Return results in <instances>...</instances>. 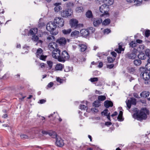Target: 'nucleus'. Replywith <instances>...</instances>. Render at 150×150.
<instances>
[{"instance_id":"f8f14e48","label":"nucleus","mask_w":150,"mask_h":150,"mask_svg":"<svg viewBox=\"0 0 150 150\" xmlns=\"http://www.w3.org/2000/svg\"><path fill=\"white\" fill-rule=\"evenodd\" d=\"M56 138V145L59 147H62L64 145V143L63 140L61 138L57 136V137H55Z\"/></svg>"},{"instance_id":"f03ea898","label":"nucleus","mask_w":150,"mask_h":150,"mask_svg":"<svg viewBox=\"0 0 150 150\" xmlns=\"http://www.w3.org/2000/svg\"><path fill=\"white\" fill-rule=\"evenodd\" d=\"M140 71L141 72V77L144 80V81L145 84H148L150 83V74L149 72L146 70L144 67L140 68Z\"/></svg>"},{"instance_id":"79ce46f5","label":"nucleus","mask_w":150,"mask_h":150,"mask_svg":"<svg viewBox=\"0 0 150 150\" xmlns=\"http://www.w3.org/2000/svg\"><path fill=\"white\" fill-rule=\"evenodd\" d=\"M129 45L130 47H134L137 46V43L134 41H132L130 43Z\"/></svg>"},{"instance_id":"b1692460","label":"nucleus","mask_w":150,"mask_h":150,"mask_svg":"<svg viewBox=\"0 0 150 150\" xmlns=\"http://www.w3.org/2000/svg\"><path fill=\"white\" fill-rule=\"evenodd\" d=\"M146 54H145L144 53L142 52L140 53L138 55L139 58L141 59H145L146 58Z\"/></svg>"},{"instance_id":"a878e982","label":"nucleus","mask_w":150,"mask_h":150,"mask_svg":"<svg viewBox=\"0 0 150 150\" xmlns=\"http://www.w3.org/2000/svg\"><path fill=\"white\" fill-rule=\"evenodd\" d=\"M122 45L121 43L119 44L118 48L115 50V51L119 53H120L122 51L124 50V49L122 48Z\"/></svg>"},{"instance_id":"cd10ccee","label":"nucleus","mask_w":150,"mask_h":150,"mask_svg":"<svg viewBox=\"0 0 150 150\" xmlns=\"http://www.w3.org/2000/svg\"><path fill=\"white\" fill-rule=\"evenodd\" d=\"M38 29L36 28H33L31 29L30 31V33L31 35H35L38 32Z\"/></svg>"},{"instance_id":"a19ab883","label":"nucleus","mask_w":150,"mask_h":150,"mask_svg":"<svg viewBox=\"0 0 150 150\" xmlns=\"http://www.w3.org/2000/svg\"><path fill=\"white\" fill-rule=\"evenodd\" d=\"M144 49V46L142 45H140L139 47L137 49V52H142Z\"/></svg>"},{"instance_id":"e2e57ef3","label":"nucleus","mask_w":150,"mask_h":150,"mask_svg":"<svg viewBox=\"0 0 150 150\" xmlns=\"http://www.w3.org/2000/svg\"><path fill=\"white\" fill-rule=\"evenodd\" d=\"M117 119L120 121H122V116L119 115L117 117Z\"/></svg>"},{"instance_id":"69168bd1","label":"nucleus","mask_w":150,"mask_h":150,"mask_svg":"<svg viewBox=\"0 0 150 150\" xmlns=\"http://www.w3.org/2000/svg\"><path fill=\"white\" fill-rule=\"evenodd\" d=\"M112 123L110 122H106L105 123V125L107 126L111 125Z\"/></svg>"},{"instance_id":"49530a36","label":"nucleus","mask_w":150,"mask_h":150,"mask_svg":"<svg viewBox=\"0 0 150 150\" xmlns=\"http://www.w3.org/2000/svg\"><path fill=\"white\" fill-rule=\"evenodd\" d=\"M90 81L92 82L97 81H98V79L97 77L91 78L90 79Z\"/></svg>"},{"instance_id":"6e6552de","label":"nucleus","mask_w":150,"mask_h":150,"mask_svg":"<svg viewBox=\"0 0 150 150\" xmlns=\"http://www.w3.org/2000/svg\"><path fill=\"white\" fill-rule=\"evenodd\" d=\"M42 50L40 48H39L37 51L36 53V56L37 57L41 60H45L46 57V56H45L42 55Z\"/></svg>"},{"instance_id":"3c124183","label":"nucleus","mask_w":150,"mask_h":150,"mask_svg":"<svg viewBox=\"0 0 150 150\" xmlns=\"http://www.w3.org/2000/svg\"><path fill=\"white\" fill-rule=\"evenodd\" d=\"M110 32V30L109 29H106L104 30V32L105 34H108Z\"/></svg>"},{"instance_id":"f3484780","label":"nucleus","mask_w":150,"mask_h":150,"mask_svg":"<svg viewBox=\"0 0 150 150\" xmlns=\"http://www.w3.org/2000/svg\"><path fill=\"white\" fill-rule=\"evenodd\" d=\"M102 22V20L100 18H95L93 24L94 26H98Z\"/></svg>"},{"instance_id":"c756f323","label":"nucleus","mask_w":150,"mask_h":150,"mask_svg":"<svg viewBox=\"0 0 150 150\" xmlns=\"http://www.w3.org/2000/svg\"><path fill=\"white\" fill-rule=\"evenodd\" d=\"M54 114L55 115V117H54V118H57V119H58V120L59 122H61L62 121V119L61 118H58V117H59V116L58 115V114L57 113H55V112H54L53 114H51L49 116V117H54Z\"/></svg>"},{"instance_id":"ddd939ff","label":"nucleus","mask_w":150,"mask_h":150,"mask_svg":"<svg viewBox=\"0 0 150 150\" xmlns=\"http://www.w3.org/2000/svg\"><path fill=\"white\" fill-rule=\"evenodd\" d=\"M42 134L44 135H47L51 136L52 138H55L57 137L56 133L54 131H52L47 132L45 131H42Z\"/></svg>"},{"instance_id":"774afa93","label":"nucleus","mask_w":150,"mask_h":150,"mask_svg":"<svg viewBox=\"0 0 150 150\" xmlns=\"http://www.w3.org/2000/svg\"><path fill=\"white\" fill-rule=\"evenodd\" d=\"M142 42V40L138 39L136 40V42L139 43H141Z\"/></svg>"},{"instance_id":"37998d69","label":"nucleus","mask_w":150,"mask_h":150,"mask_svg":"<svg viewBox=\"0 0 150 150\" xmlns=\"http://www.w3.org/2000/svg\"><path fill=\"white\" fill-rule=\"evenodd\" d=\"M47 63L48 66L49 67V69H50L52 67L53 65V63L52 61H47Z\"/></svg>"},{"instance_id":"603ef678","label":"nucleus","mask_w":150,"mask_h":150,"mask_svg":"<svg viewBox=\"0 0 150 150\" xmlns=\"http://www.w3.org/2000/svg\"><path fill=\"white\" fill-rule=\"evenodd\" d=\"M20 137L21 139H25L28 138V136L25 134H21L20 135Z\"/></svg>"},{"instance_id":"4c0bfd02","label":"nucleus","mask_w":150,"mask_h":150,"mask_svg":"<svg viewBox=\"0 0 150 150\" xmlns=\"http://www.w3.org/2000/svg\"><path fill=\"white\" fill-rule=\"evenodd\" d=\"M142 2V0H135L134 4L136 6H139L141 4Z\"/></svg>"},{"instance_id":"680f3d73","label":"nucleus","mask_w":150,"mask_h":150,"mask_svg":"<svg viewBox=\"0 0 150 150\" xmlns=\"http://www.w3.org/2000/svg\"><path fill=\"white\" fill-rule=\"evenodd\" d=\"M46 102V100L44 99H42L40 100V103L42 104Z\"/></svg>"},{"instance_id":"0e129e2a","label":"nucleus","mask_w":150,"mask_h":150,"mask_svg":"<svg viewBox=\"0 0 150 150\" xmlns=\"http://www.w3.org/2000/svg\"><path fill=\"white\" fill-rule=\"evenodd\" d=\"M117 112H115L114 113L112 114L111 116L113 117L117 115Z\"/></svg>"},{"instance_id":"2eb2a0df","label":"nucleus","mask_w":150,"mask_h":150,"mask_svg":"<svg viewBox=\"0 0 150 150\" xmlns=\"http://www.w3.org/2000/svg\"><path fill=\"white\" fill-rule=\"evenodd\" d=\"M57 45L55 42H50L49 44L48 45L49 49L52 52L57 49Z\"/></svg>"},{"instance_id":"09e8293b","label":"nucleus","mask_w":150,"mask_h":150,"mask_svg":"<svg viewBox=\"0 0 150 150\" xmlns=\"http://www.w3.org/2000/svg\"><path fill=\"white\" fill-rule=\"evenodd\" d=\"M56 80L58 82H59L60 83H62L64 81V80L63 79H61L59 77L57 78Z\"/></svg>"},{"instance_id":"c9c22d12","label":"nucleus","mask_w":150,"mask_h":150,"mask_svg":"<svg viewBox=\"0 0 150 150\" xmlns=\"http://www.w3.org/2000/svg\"><path fill=\"white\" fill-rule=\"evenodd\" d=\"M75 10L78 13H81L83 11V9L82 6H80L76 7Z\"/></svg>"},{"instance_id":"4468645a","label":"nucleus","mask_w":150,"mask_h":150,"mask_svg":"<svg viewBox=\"0 0 150 150\" xmlns=\"http://www.w3.org/2000/svg\"><path fill=\"white\" fill-rule=\"evenodd\" d=\"M60 50L58 49L52 52V56L53 58L56 59H59L60 57Z\"/></svg>"},{"instance_id":"5fc2aeb1","label":"nucleus","mask_w":150,"mask_h":150,"mask_svg":"<svg viewBox=\"0 0 150 150\" xmlns=\"http://www.w3.org/2000/svg\"><path fill=\"white\" fill-rule=\"evenodd\" d=\"M80 107V108L81 110H85L86 108V106L84 105H81Z\"/></svg>"},{"instance_id":"c85d7f7f","label":"nucleus","mask_w":150,"mask_h":150,"mask_svg":"<svg viewBox=\"0 0 150 150\" xmlns=\"http://www.w3.org/2000/svg\"><path fill=\"white\" fill-rule=\"evenodd\" d=\"M103 1L104 4L107 5L108 6L109 5L113 4V0H104Z\"/></svg>"},{"instance_id":"72a5a7b5","label":"nucleus","mask_w":150,"mask_h":150,"mask_svg":"<svg viewBox=\"0 0 150 150\" xmlns=\"http://www.w3.org/2000/svg\"><path fill=\"white\" fill-rule=\"evenodd\" d=\"M66 7L67 8H71L73 7L74 4L71 2H67L65 4Z\"/></svg>"},{"instance_id":"4be33fe9","label":"nucleus","mask_w":150,"mask_h":150,"mask_svg":"<svg viewBox=\"0 0 150 150\" xmlns=\"http://www.w3.org/2000/svg\"><path fill=\"white\" fill-rule=\"evenodd\" d=\"M149 92L147 91H144L140 93V96L141 97L146 98L149 96Z\"/></svg>"},{"instance_id":"7ed1b4c3","label":"nucleus","mask_w":150,"mask_h":150,"mask_svg":"<svg viewBox=\"0 0 150 150\" xmlns=\"http://www.w3.org/2000/svg\"><path fill=\"white\" fill-rule=\"evenodd\" d=\"M56 27V25H55L54 23L50 22L47 24L46 29L47 30L51 32V33L52 35H55L58 33V30L54 31L55 30Z\"/></svg>"},{"instance_id":"2f4dec72","label":"nucleus","mask_w":150,"mask_h":150,"mask_svg":"<svg viewBox=\"0 0 150 150\" xmlns=\"http://www.w3.org/2000/svg\"><path fill=\"white\" fill-rule=\"evenodd\" d=\"M55 37L54 36L51 35L49 36L47 38V40L48 41V42L55 41Z\"/></svg>"},{"instance_id":"412c9836","label":"nucleus","mask_w":150,"mask_h":150,"mask_svg":"<svg viewBox=\"0 0 150 150\" xmlns=\"http://www.w3.org/2000/svg\"><path fill=\"white\" fill-rule=\"evenodd\" d=\"M104 105L106 108H108L110 107H112L113 103L111 101H106L104 102Z\"/></svg>"},{"instance_id":"c03bdc74","label":"nucleus","mask_w":150,"mask_h":150,"mask_svg":"<svg viewBox=\"0 0 150 150\" xmlns=\"http://www.w3.org/2000/svg\"><path fill=\"white\" fill-rule=\"evenodd\" d=\"M146 54V57L150 58V50L149 49H147L145 52Z\"/></svg>"},{"instance_id":"7c9ffc66","label":"nucleus","mask_w":150,"mask_h":150,"mask_svg":"<svg viewBox=\"0 0 150 150\" xmlns=\"http://www.w3.org/2000/svg\"><path fill=\"white\" fill-rule=\"evenodd\" d=\"M63 68V66L62 64H57L55 67L56 70H61Z\"/></svg>"},{"instance_id":"e433bc0d","label":"nucleus","mask_w":150,"mask_h":150,"mask_svg":"<svg viewBox=\"0 0 150 150\" xmlns=\"http://www.w3.org/2000/svg\"><path fill=\"white\" fill-rule=\"evenodd\" d=\"M106 97L105 96H100L98 97V100L100 101H103L105 100Z\"/></svg>"},{"instance_id":"20e7f679","label":"nucleus","mask_w":150,"mask_h":150,"mask_svg":"<svg viewBox=\"0 0 150 150\" xmlns=\"http://www.w3.org/2000/svg\"><path fill=\"white\" fill-rule=\"evenodd\" d=\"M108 6L106 4L101 5L100 7V10L101 12L103 14L100 15L101 17L105 16V17L109 16V14L108 11L109 10Z\"/></svg>"},{"instance_id":"39448f33","label":"nucleus","mask_w":150,"mask_h":150,"mask_svg":"<svg viewBox=\"0 0 150 150\" xmlns=\"http://www.w3.org/2000/svg\"><path fill=\"white\" fill-rule=\"evenodd\" d=\"M73 13V11L71 8H68L65 10H63L61 13L62 16L64 18H67L71 16Z\"/></svg>"},{"instance_id":"864d4df0","label":"nucleus","mask_w":150,"mask_h":150,"mask_svg":"<svg viewBox=\"0 0 150 150\" xmlns=\"http://www.w3.org/2000/svg\"><path fill=\"white\" fill-rule=\"evenodd\" d=\"M108 110H104L103 112H102L101 114L102 115H107L108 114Z\"/></svg>"},{"instance_id":"8fccbe9b","label":"nucleus","mask_w":150,"mask_h":150,"mask_svg":"<svg viewBox=\"0 0 150 150\" xmlns=\"http://www.w3.org/2000/svg\"><path fill=\"white\" fill-rule=\"evenodd\" d=\"M107 59L108 62L109 63H111L112 62L115 60L114 58H112V57H107Z\"/></svg>"},{"instance_id":"f257e3e1","label":"nucleus","mask_w":150,"mask_h":150,"mask_svg":"<svg viewBox=\"0 0 150 150\" xmlns=\"http://www.w3.org/2000/svg\"><path fill=\"white\" fill-rule=\"evenodd\" d=\"M149 111L145 108L142 109L139 112L134 114L133 115V117L141 121L143 119H145L147 117V115L149 113Z\"/></svg>"},{"instance_id":"13d9d810","label":"nucleus","mask_w":150,"mask_h":150,"mask_svg":"<svg viewBox=\"0 0 150 150\" xmlns=\"http://www.w3.org/2000/svg\"><path fill=\"white\" fill-rule=\"evenodd\" d=\"M111 54L114 57H116L117 54L114 52H111Z\"/></svg>"},{"instance_id":"58836bf2","label":"nucleus","mask_w":150,"mask_h":150,"mask_svg":"<svg viewBox=\"0 0 150 150\" xmlns=\"http://www.w3.org/2000/svg\"><path fill=\"white\" fill-rule=\"evenodd\" d=\"M134 64L136 66L139 65L142 63L141 61L139 59H136L134 60Z\"/></svg>"},{"instance_id":"1a4fd4ad","label":"nucleus","mask_w":150,"mask_h":150,"mask_svg":"<svg viewBox=\"0 0 150 150\" xmlns=\"http://www.w3.org/2000/svg\"><path fill=\"white\" fill-rule=\"evenodd\" d=\"M127 106L128 109H129L131 107V104L135 105L136 103V100L134 98H131L130 100H127L126 101Z\"/></svg>"},{"instance_id":"9b49d317","label":"nucleus","mask_w":150,"mask_h":150,"mask_svg":"<svg viewBox=\"0 0 150 150\" xmlns=\"http://www.w3.org/2000/svg\"><path fill=\"white\" fill-rule=\"evenodd\" d=\"M134 52L132 53H128L126 55V57L129 58L130 59H134L137 56V51L135 48L134 49Z\"/></svg>"},{"instance_id":"9d476101","label":"nucleus","mask_w":150,"mask_h":150,"mask_svg":"<svg viewBox=\"0 0 150 150\" xmlns=\"http://www.w3.org/2000/svg\"><path fill=\"white\" fill-rule=\"evenodd\" d=\"M70 25L71 28H76L78 26V21L76 19H71L69 21Z\"/></svg>"},{"instance_id":"6e6d98bb","label":"nucleus","mask_w":150,"mask_h":150,"mask_svg":"<svg viewBox=\"0 0 150 150\" xmlns=\"http://www.w3.org/2000/svg\"><path fill=\"white\" fill-rule=\"evenodd\" d=\"M91 110L92 112H98V110L96 108H92L91 109Z\"/></svg>"},{"instance_id":"6ab92c4d","label":"nucleus","mask_w":150,"mask_h":150,"mask_svg":"<svg viewBox=\"0 0 150 150\" xmlns=\"http://www.w3.org/2000/svg\"><path fill=\"white\" fill-rule=\"evenodd\" d=\"M57 42L61 45H65L66 43V40L64 38H61L58 39L57 41Z\"/></svg>"},{"instance_id":"5701e85b","label":"nucleus","mask_w":150,"mask_h":150,"mask_svg":"<svg viewBox=\"0 0 150 150\" xmlns=\"http://www.w3.org/2000/svg\"><path fill=\"white\" fill-rule=\"evenodd\" d=\"M79 31L74 30L71 33V36L73 38L77 37L79 35Z\"/></svg>"},{"instance_id":"0eeeda50","label":"nucleus","mask_w":150,"mask_h":150,"mask_svg":"<svg viewBox=\"0 0 150 150\" xmlns=\"http://www.w3.org/2000/svg\"><path fill=\"white\" fill-rule=\"evenodd\" d=\"M69 58V55L66 51H64L60 55V58L59 59V62H64L67 60Z\"/></svg>"},{"instance_id":"393cba45","label":"nucleus","mask_w":150,"mask_h":150,"mask_svg":"<svg viewBox=\"0 0 150 150\" xmlns=\"http://www.w3.org/2000/svg\"><path fill=\"white\" fill-rule=\"evenodd\" d=\"M32 40L34 41L37 42L38 43H42V41L41 40H39L38 37L35 35L33 36Z\"/></svg>"},{"instance_id":"dca6fc26","label":"nucleus","mask_w":150,"mask_h":150,"mask_svg":"<svg viewBox=\"0 0 150 150\" xmlns=\"http://www.w3.org/2000/svg\"><path fill=\"white\" fill-rule=\"evenodd\" d=\"M80 33L84 37H86L89 35V31L86 29H82L80 31Z\"/></svg>"},{"instance_id":"a211bd4d","label":"nucleus","mask_w":150,"mask_h":150,"mask_svg":"<svg viewBox=\"0 0 150 150\" xmlns=\"http://www.w3.org/2000/svg\"><path fill=\"white\" fill-rule=\"evenodd\" d=\"M61 4L60 3H56L54 4V5L55 7L54 8V10L55 12H58L62 9L61 6H60Z\"/></svg>"},{"instance_id":"338daca9","label":"nucleus","mask_w":150,"mask_h":150,"mask_svg":"<svg viewBox=\"0 0 150 150\" xmlns=\"http://www.w3.org/2000/svg\"><path fill=\"white\" fill-rule=\"evenodd\" d=\"M148 63L147 64V66H149L150 65V58H149L147 60Z\"/></svg>"},{"instance_id":"423d86ee","label":"nucleus","mask_w":150,"mask_h":150,"mask_svg":"<svg viewBox=\"0 0 150 150\" xmlns=\"http://www.w3.org/2000/svg\"><path fill=\"white\" fill-rule=\"evenodd\" d=\"M54 24H56V26L58 27H62L64 25V21L63 18L60 17H56L54 21Z\"/></svg>"},{"instance_id":"ea45409f","label":"nucleus","mask_w":150,"mask_h":150,"mask_svg":"<svg viewBox=\"0 0 150 150\" xmlns=\"http://www.w3.org/2000/svg\"><path fill=\"white\" fill-rule=\"evenodd\" d=\"M100 102L98 100L95 101L93 103V105L95 107H98L100 105Z\"/></svg>"},{"instance_id":"a18cd8bd","label":"nucleus","mask_w":150,"mask_h":150,"mask_svg":"<svg viewBox=\"0 0 150 150\" xmlns=\"http://www.w3.org/2000/svg\"><path fill=\"white\" fill-rule=\"evenodd\" d=\"M88 30L89 31V33H93L95 31V29L92 27H90Z\"/></svg>"},{"instance_id":"052dcab7","label":"nucleus","mask_w":150,"mask_h":150,"mask_svg":"<svg viewBox=\"0 0 150 150\" xmlns=\"http://www.w3.org/2000/svg\"><path fill=\"white\" fill-rule=\"evenodd\" d=\"M103 66V64L102 62H100L98 67L99 68H101Z\"/></svg>"},{"instance_id":"4d7b16f0","label":"nucleus","mask_w":150,"mask_h":150,"mask_svg":"<svg viewBox=\"0 0 150 150\" xmlns=\"http://www.w3.org/2000/svg\"><path fill=\"white\" fill-rule=\"evenodd\" d=\"M53 83L52 82H50L47 85V87L49 88H50L53 86Z\"/></svg>"},{"instance_id":"de8ad7c7","label":"nucleus","mask_w":150,"mask_h":150,"mask_svg":"<svg viewBox=\"0 0 150 150\" xmlns=\"http://www.w3.org/2000/svg\"><path fill=\"white\" fill-rule=\"evenodd\" d=\"M150 35V30H146L145 32V36L146 37H148Z\"/></svg>"},{"instance_id":"aec40b11","label":"nucleus","mask_w":150,"mask_h":150,"mask_svg":"<svg viewBox=\"0 0 150 150\" xmlns=\"http://www.w3.org/2000/svg\"><path fill=\"white\" fill-rule=\"evenodd\" d=\"M78 46L80 48V51L82 52L85 51L87 48L86 45L85 44H80Z\"/></svg>"},{"instance_id":"f704fd0d","label":"nucleus","mask_w":150,"mask_h":150,"mask_svg":"<svg viewBox=\"0 0 150 150\" xmlns=\"http://www.w3.org/2000/svg\"><path fill=\"white\" fill-rule=\"evenodd\" d=\"M71 29H69L67 30L64 29L62 30L63 33L65 35L69 34L71 32Z\"/></svg>"},{"instance_id":"bf43d9fd","label":"nucleus","mask_w":150,"mask_h":150,"mask_svg":"<svg viewBox=\"0 0 150 150\" xmlns=\"http://www.w3.org/2000/svg\"><path fill=\"white\" fill-rule=\"evenodd\" d=\"M114 66V64H111L109 65H108L107 66V67L108 68H109V69H111Z\"/></svg>"},{"instance_id":"bb28decb","label":"nucleus","mask_w":150,"mask_h":150,"mask_svg":"<svg viewBox=\"0 0 150 150\" xmlns=\"http://www.w3.org/2000/svg\"><path fill=\"white\" fill-rule=\"evenodd\" d=\"M86 16L88 18H92L93 17V15L91 11L88 10L86 13Z\"/></svg>"},{"instance_id":"473e14b6","label":"nucleus","mask_w":150,"mask_h":150,"mask_svg":"<svg viewBox=\"0 0 150 150\" xmlns=\"http://www.w3.org/2000/svg\"><path fill=\"white\" fill-rule=\"evenodd\" d=\"M110 22V20L109 19H106L104 20L102 23L103 25H106L109 24Z\"/></svg>"}]
</instances>
